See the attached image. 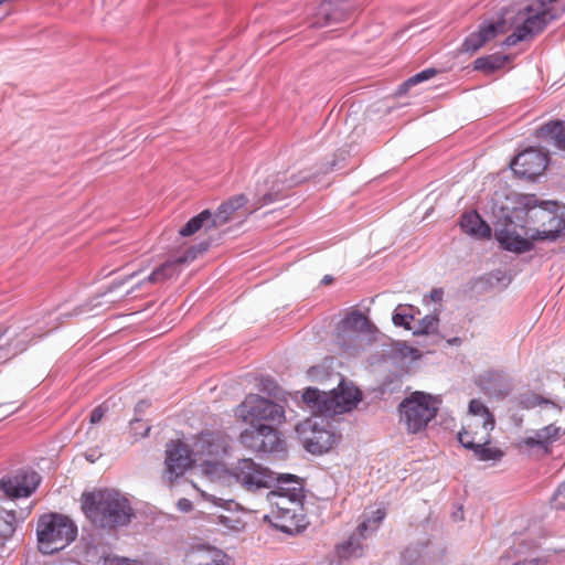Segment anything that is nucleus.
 Instances as JSON below:
<instances>
[{"instance_id": "obj_1", "label": "nucleus", "mask_w": 565, "mask_h": 565, "mask_svg": "<svg viewBox=\"0 0 565 565\" xmlns=\"http://www.w3.org/2000/svg\"><path fill=\"white\" fill-rule=\"evenodd\" d=\"M85 516L102 529L124 526L130 522L132 509L129 501L119 492L99 489L84 492L81 498Z\"/></svg>"}, {"instance_id": "obj_2", "label": "nucleus", "mask_w": 565, "mask_h": 565, "mask_svg": "<svg viewBox=\"0 0 565 565\" xmlns=\"http://www.w3.org/2000/svg\"><path fill=\"white\" fill-rule=\"evenodd\" d=\"M278 486L268 492L267 500L271 504L270 523L285 533H294L302 527V488L288 475L286 478H277Z\"/></svg>"}, {"instance_id": "obj_3", "label": "nucleus", "mask_w": 565, "mask_h": 565, "mask_svg": "<svg viewBox=\"0 0 565 565\" xmlns=\"http://www.w3.org/2000/svg\"><path fill=\"white\" fill-rule=\"evenodd\" d=\"M548 205L556 206L552 202L537 204L534 195H522L518 206H514L518 221L530 226L532 231H525L524 234L534 241H554L565 230V218L550 210Z\"/></svg>"}, {"instance_id": "obj_4", "label": "nucleus", "mask_w": 565, "mask_h": 565, "mask_svg": "<svg viewBox=\"0 0 565 565\" xmlns=\"http://www.w3.org/2000/svg\"><path fill=\"white\" fill-rule=\"evenodd\" d=\"M548 205L556 206L552 202L537 204L534 195H522L518 206H514L518 221L530 226L532 231H525L524 234L534 241H554L565 230V218L550 210Z\"/></svg>"}, {"instance_id": "obj_5", "label": "nucleus", "mask_w": 565, "mask_h": 565, "mask_svg": "<svg viewBox=\"0 0 565 565\" xmlns=\"http://www.w3.org/2000/svg\"><path fill=\"white\" fill-rule=\"evenodd\" d=\"M548 205L556 206L552 202L537 204L534 195H522L518 206H514L518 221L530 226L532 231H525L524 234L534 241H554L565 230V218L550 210Z\"/></svg>"}, {"instance_id": "obj_6", "label": "nucleus", "mask_w": 565, "mask_h": 565, "mask_svg": "<svg viewBox=\"0 0 565 565\" xmlns=\"http://www.w3.org/2000/svg\"><path fill=\"white\" fill-rule=\"evenodd\" d=\"M360 398V391L344 382L330 392H320L309 387L302 394L303 402L313 414L326 416L350 412L356 406Z\"/></svg>"}, {"instance_id": "obj_7", "label": "nucleus", "mask_w": 565, "mask_h": 565, "mask_svg": "<svg viewBox=\"0 0 565 565\" xmlns=\"http://www.w3.org/2000/svg\"><path fill=\"white\" fill-rule=\"evenodd\" d=\"M36 536L39 551L43 554H53L75 541L77 526L64 514L46 513L38 520Z\"/></svg>"}, {"instance_id": "obj_8", "label": "nucleus", "mask_w": 565, "mask_h": 565, "mask_svg": "<svg viewBox=\"0 0 565 565\" xmlns=\"http://www.w3.org/2000/svg\"><path fill=\"white\" fill-rule=\"evenodd\" d=\"M555 1L534 0L521 10L516 15V22H520V24L516 25L512 34L507 36L504 44L513 46L541 33L551 21L557 18L552 8Z\"/></svg>"}, {"instance_id": "obj_9", "label": "nucleus", "mask_w": 565, "mask_h": 565, "mask_svg": "<svg viewBox=\"0 0 565 565\" xmlns=\"http://www.w3.org/2000/svg\"><path fill=\"white\" fill-rule=\"evenodd\" d=\"M494 425V416L489 408L480 399H471L468 417L458 433V440L466 449L480 444H491Z\"/></svg>"}, {"instance_id": "obj_10", "label": "nucleus", "mask_w": 565, "mask_h": 565, "mask_svg": "<svg viewBox=\"0 0 565 565\" xmlns=\"http://www.w3.org/2000/svg\"><path fill=\"white\" fill-rule=\"evenodd\" d=\"M439 401L429 394L415 392L399 405L401 423L412 434L425 429L438 412Z\"/></svg>"}, {"instance_id": "obj_11", "label": "nucleus", "mask_w": 565, "mask_h": 565, "mask_svg": "<svg viewBox=\"0 0 565 565\" xmlns=\"http://www.w3.org/2000/svg\"><path fill=\"white\" fill-rule=\"evenodd\" d=\"M235 415L249 425L264 424L263 422L278 424L284 419L285 411L282 406L270 399L249 394L236 407Z\"/></svg>"}, {"instance_id": "obj_12", "label": "nucleus", "mask_w": 565, "mask_h": 565, "mask_svg": "<svg viewBox=\"0 0 565 565\" xmlns=\"http://www.w3.org/2000/svg\"><path fill=\"white\" fill-rule=\"evenodd\" d=\"M525 231L532 233L530 226L518 221L513 207L511 213L499 218L494 235L502 248L514 253H524L532 249L534 241L524 234Z\"/></svg>"}, {"instance_id": "obj_13", "label": "nucleus", "mask_w": 565, "mask_h": 565, "mask_svg": "<svg viewBox=\"0 0 565 565\" xmlns=\"http://www.w3.org/2000/svg\"><path fill=\"white\" fill-rule=\"evenodd\" d=\"M228 449L227 436L218 430L202 431L194 438L192 455L203 466H216Z\"/></svg>"}, {"instance_id": "obj_14", "label": "nucleus", "mask_w": 565, "mask_h": 565, "mask_svg": "<svg viewBox=\"0 0 565 565\" xmlns=\"http://www.w3.org/2000/svg\"><path fill=\"white\" fill-rule=\"evenodd\" d=\"M236 480L247 490L269 488L274 478L269 470L254 462L252 459H242L234 468Z\"/></svg>"}, {"instance_id": "obj_15", "label": "nucleus", "mask_w": 565, "mask_h": 565, "mask_svg": "<svg viewBox=\"0 0 565 565\" xmlns=\"http://www.w3.org/2000/svg\"><path fill=\"white\" fill-rule=\"evenodd\" d=\"M548 163L547 154L535 148H527L520 152L511 162L515 174L532 179L542 174Z\"/></svg>"}, {"instance_id": "obj_16", "label": "nucleus", "mask_w": 565, "mask_h": 565, "mask_svg": "<svg viewBox=\"0 0 565 565\" xmlns=\"http://www.w3.org/2000/svg\"><path fill=\"white\" fill-rule=\"evenodd\" d=\"M41 477L35 471H19L14 476L2 478L0 489L8 498L30 497L38 488Z\"/></svg>"}, {"instance_id": "obj_17", "label": "nucleus", "mask_w": 565, "mask_h": 565, "mask_svg": "<svg viewBox=\"0 0 565 565\" xmlns=\"http://www.w3.org/2000/svg\"><path fill=\"white\" fill-rule=\"evenodd\" d=\"M207 249V245L190 246L183 255L178 256L173 260H168L160 267L156 268L145 281L149 284H162L173 277H177L181 271V266L194 260L199 254Z\"/></svg>"}, {"instance_id": "obj_18", "label": "nucleus", "mask_w": 565, "mask_h": 565, "mask_svg": "<svg viewBox=\"0 0 565 565\" xmlns=\"http://www.w3.org/2000/svg\"><path fill=\"white\" fill-rule=\"evenodd\" d=\"M194 461L192 451L180 440H171L166 448V473L172 481L182 476Z\"/></svg>"}, {"instance_id": "obj_19", "label": "nucleus", "mask_w": 565, "mask_h": 565, "mask_svg": "<svg viewBox=\"0 0 565 565\" xmlns=\"http://www.w3.org/2000/svg\"><path fill=\"white\" fill-rule=\"evenodd\" d=\"M301 434L305 448L313 455L329 451L337 441V437L332 431L318 427L317 423H311L310 420L305 424Z\"/></svg>"}, {"instance_id": "obj_20", "label": "nucleus", "mask_w": 565, "mask_h": 565, "mask_svg": "<svg viewBox=\"0 0 565 565\" xmlns=\"http://www.w3.org/2000/svg\"><path fill=\"white\" fill-rule=\"evenodd\" d=\"M352 10L353 3L351 0H323L318 7L315 24L324 26L344 21Z\"/></svg>"}, {"instance_id": "obj_21", "label": "nucleus", "mask_w": 565, "mask_h": 565, "mask_svg": "<svg viewBox=\"0 0 565 565\" xmlns=\"http://www.w3.org/2000/svg\"><path fill=\"white\" fill-rule=\"evenodd\" d=\"M299 181L288 179L286 172H277L268 175L264 181L262 188L258 189L259 194L263 195L264 203H270L279 198V195L287 189L294 186Z\"/></svg>"}, {"instance_id": "obj_22", "label": "nucleus", "mask_w": 565, "mask_h": 565, "mask_svg": "<svg viewBox=\"0 0 565 565\" xmlns=\"http://www.w3.org/2000/svg\"><path fill=\"white\" fill-rule=\"evenodd\" d=\"M563 431L562 427L550 424L542 429L535 430L533 435L524 437L521 444L529 448L540 447L545 451H550V446L559 439Z\"/></svg>"}, {"instance_id": "obj_23", "label": "nucleus", "mask_w": 565, "mask_h": 565, "mask_svg": "<svg viewBox=\"0 0 565 565\" xmlns=\"http://www.w3.org/2000/svg\"><path fill=\"white\" fill-rule=\"evenodd\" d=\"M502 23H490L480 26L477 32L471 33L462 43V51L476 52L481 49L487 42L494 39L498 33L502 32Z\"/></svg>"}, {"instance_id": "obj_24", "label": "nucleus", "mask_w": 565, "mask_h": 565, "mask_svg": "<svg viewBox=\"0 0 565 565\" xmlns=\"http://www.w3.org/2000/svg\"><path fill=\"white\" fill-rule=\"evenodd\" d=\"M246 203V196L244 194H239L221 204L214 215H212V227L224 225L225 223L237 217L238 211L243 209Z\"/></svg>"}, {"instance_id": "obj_25", "label": "nucleus", "mask_w": 565, "mask_h": 565, "mask_svg": "<svg viewBox=\"0 0 565 565\" xmlns=\"http://www.w3.org/2000/svg\"><path fill=\"white\" fill-rule=\"evenodd\" d=\"M462 231L477 238H489L491 236L490 226L476 212L465 213L460 218Z\"/></svg>"}, {"instance_id": "obj_26", "label": "nucleus", "mask_w": 565, "mask_h": 565, "mask_svg": "<svg viewBox=\"0 0 565 565\" xmlns=\"http://www.w3.org/2000/svg\"><path fill=\"white\" fill-rule=\"evenodd\" d=\"M539 138L548 140L561 150H565V124L563 121H552L541 126L536 130Z\"/></svg>"}, {"instance_id": "obj_27", "label": "nucleus", "mask_w": 565, "mask_h": 565, "mask_svg": "<svg viewBox=\"0 0 565 565\" xmlns=\"http://www.w3.org/2000/svg\"><path fill=\"white\" fill-rule=\"evenodd\" d=\"M30 341V334L26 333L25 331L15 334L14 338L7 337L6 347L0 348V351H3V353H0V360H7L10 356H14L18 353L25 351Z\"/></svg>"}, {"instance_id": "obj_28", "label": "nucleus", "mask_w": 565, "mask_h": 565, "mask_svg": "<svg viewBox=\"0 0 565 565\" xmlns=\"http://www.w3.org/2000/svg\"><path fill=\"white\" fill-rule=\"evenodd\" d=\"M509 61L508 55L501 54H491L482 57H478L473 62V68L476 71H481L486 74H491L504 66V64Z\"/></svg>"}, {"instance_id": "obj_29", "label": "nucleus", "mask_w": 565, "mask_h": 565, "mask_svg": "<svg viewBox=\"0 0 565 565\" xmlns=\"http://www.w3.org/2000/svg\"><path fill=\"white\" fill-rule=\"evenodd\" d=\"M521 404L525 408L541 407V413L550 412L553 415H559L562 407L553 401L541 397L536 394L523 395L521 397Z\"/></svg>"}, {"instance_id": "obj_30", "label": "nucleus", "mask_w": 565, "mask_h": 565, "mask_svg": "<svg viewBox=\"0 0 565 565\" xmlns=\"http://www.w3.org/2000/svg\"><path fill=\"white\" fill-rule=\"evenodd\" d=\"M260 431H263L262 444H254L253 446L262 451H275L280 447L281 439L278 431L268 424L260 425Z\"/></svg>"}, {"instance_id": "obj_31", "label": "nucleus", "mask_w": 565, "mask_h": 565, "mask_svg": "<svg viewBox=\"0 0 565 565\" xmlns=\"http://www.w3.org/2000/svg\"><path fill=\"white\" fill-rule=\"evenodd\" d=\"M416 315V309L411 305H398L394 310L392 320L396 327H403L408 331L414 332V327H412V321H414Z\"/></svg>"}, {"instance_id": "obj_32", "label": "nucleus", "mask_w": 565, "mask_h": 565, "mask_svg": "<svg viewBox=\"0 0 565 565\" xmlns=\"http://www.w3.org/2000/svg\"><path fill=\"white\" fill-rule=\"evenodd\" d=\"M212 213L209 210H204L194 217L190 218L179 231L181 236H191L199 232L205 224H212Z\"/></svg>"}, {"instance_id": "obj_33", "label": "nucleus", "mask_w": 565, "mask_h": 565, "mask_svg": "<svg viewBox=\"0 0 565 565\" xmlns=\"http://www.w3.org/2000/svg\"><path fill=\"white\" fill-rule=\"evenodd\" d=\"M468 449L481 461H499L504 456L502 449L491 446L490 444H480V446H471Z\"/></svg>"}, {"instance_id": "obj_34", "label": "nucleus", "mask_w": 565, "mask_h": 565, "mask_svg": "<svg viewBox=\"0 0 565 565\" xmlns=\"http://www.w3.org/2000/svg\"><path fill=\"white\" fill-rule=\"evenodd\" d=\"M360 536L353 534L349 540L337 546V554L340 558L349 559L352 557H359L362 555V545L360 543Z\"/></svg>"}, {"instance_id": "obj_35", "label": "nucleus", "mask_w": 565, "mask_h": 565, "mask_svg": "<svg viewBox=\"0 0 565 565\" xmlns=\"http://www.w3.org/2000/svg\"><path fill=\"white\" fill-rule=\"evenodd\" d=\"M15 522L14 510H7L0 507V539H8L14 533Z\"/></svg>"}, {"instance_id": "obj_36", "label": "nucleus", "mask_w": 565, "mask_h": 565, "mask_svg": "<svg viewBox=\"0 0 565 565\" xmlns=\"http://www.w3.org/2000/svg\"><path fill=\"white\" fill-rule=\"evenodd\" d=\"M260 425H250L252 427L245 429L239 436L241 443L255 451H262L253 446L254 444H262L263 431H260Z\"/></svg>"}, {"instance_id": "obj_37", "label": "nucleus", "mask_w": 565, "mask_h": 565, "mask_svg": "<svg viewBox=\"0 0 565 565\" xmlns=\"http://www.w3.org/2000/svg\"><path fill=\"white\" fill-rule=\"evenodd\" d=\"M439 319L436 315H427L418 321V326L414 328V334L434 333L438 328Z\"/></svg>"}, {"instance_id": "obj_38", "label": "nucleus", "mask_w": 565, "mask_h": 565, "mask_svg": "<svg viewBox=\"0 0 565 565\" xmlns=\"http://www.w3.org/2000/svg\"><path fill=\"white\" fill-rule=\"evenodd\" d=\"M385 516H386L385 509L379 508L376 511L373 512L372 519H369L367 521L362 522L358 526L359 536L365 537V532L367 531L370 523H373L375 525L374 529H376L380 525V523L384 520Z\"/></svg>"}, {"instance_id": "obj_39", "label": "nucleus", "mask_w": 565, "mask_h": 565, "mask_svg": "<svg viewBox=\"0 0 565 565\" xmlns=\"http://www.w3.org/2000/svg\"><path fill=\"white\" fill-rule=\"evenodd\" d=\"M345 327L362 329L366 323V317L359 310L350 312L343 320Z\"/></svg>"}, {"instance_id": "obj_40", "label": "nucleus", "mask_w": 565, "mask_h": 565, "mask_svg": "<svg viewBox=\"0 0 565 565\" xmlns=\"http://www.w3.org/2000/svg\"><path fill=\"white\" fill-rule=\"evenodd\" d=\"M436 75V70L434 68H427V70H424L417 74H415L414 76L409 77L405 83L404 85L406 87L408 86H414L420 82H424V81H427L431 77H434Z\"/></svg>"}, {"instance_id": "obj_41", "label": "nucleus", "mask_w": 565, "mask_h": 565, "mask_svg": "<svg viewBox=\"0 0 565 565\" xmlns=\"http://www.w3.org/2000/svg\"><path fill=\"white\" fill-rule=\"evenodd\" d=\"M130 429L135 437H146L150 431V426L140 419H135L130 422Z\"/></svg>"}, {"instance_id": "obj_42", "label": "nucleus", "mask_w": 565, "mask_h": 565, "mask_svg": "<svg viewBox=\"0 0 565 565\" xmlns=\"http://www.w3.org/2000/svg\"><path fill=\"white\" fill-rule=\"evenodd\" d=\"M103 565H141L138 561H132L126 557L108 555L104 558Z\"/></svg>"}, {"instance_id": "obj_43", "label": "nucleus", "mask_w": 565, "mask_h": 565, "mask_svg": "<svg viewBox=\"0 0 565 565\" xmlns=\"http://www.w3.org/2000/svg\"><path fill=\"white\" fill-rule=\"evenodd\" d=\"M552 504L555 509H565V481L557 488L552 499Z\"/></svg>"}, {"instance_id": "obj_44", "label": "nucleus", "mask_w": 565, "mask_h": 565, "mask_svg": "<svg viewBox=\"0 0 565 565\" xmlns=\"http://www.w3.org/2000/svg\"><path fill=\"white\" fill-rule=\"evenodd\" d=\"M177 507L182 512H190L193 509V504L189 499L182 498L178 501Z\"/></svg>"}, {"instance_id": "obj_45", "label": "nucleus", "mask_w": 565, "mask_h": 565, "mask_svg": "<svg viewBox=\"0 0 565 565\" xmlns=\"http://www.w3.org/2000/svg\"><path fill=\"white\" fill-rule=\"evenodd\" d=\"M103 417H104V409L102 408V406H98L93 409V412L90 414V422L93 424L99 423Z\"/></svg>"}, {"instance_id": "obj_46", "label": "nucleus", "mask_w": 565, "mask_h": 565, "mask_svg": "<svg viewBox=\"0 0 565 565\" xmlns=\"http://www.w3.org/2000/svg\"><path fill=\"white\" fill-rule=\"evenodd\" d=\"M443 297H444V291L443 289H433L429 294V298L431 299V301L434 302H440L443 300Z\"/></svg>"}, {"instance_id": "obj_47", "label": "nucleus", "mask_w": 565, "mask_h": 565, "mask_svg": "<svg viewBox=\"0 0 565 565\" xmlns=\"http://www.w3.org/2000/svg\"><path fill=\"white\" fill-rule=\"evenodd\" d=\"M121 286V282H117L111 285L106 292H104L102 296L106 297L108 294H111L115 289L119 288Z\"/></svg>"}, {"instance_id": "obj_48", "label": "nucleus", "mask_w": 565, "mask_h": 565, "mask_svg": "<svg viewBox=\"0 0 565 565\" xmlns=\"http://www.w3.org/2000/svg\"><path fill=\"white\" fill-rule=\"evenodd\" d=\"M211 500H212L215 504H217V505H222V503H223V502H227V501H228V500H224V499H216L214 495H211ZM230 501L232 502L233 500H230Z\"/></svg>"}, {"instance_id": "obj_49", "label": "nucleus", "mask_w": 565, "mask_h": 565, "mask_svg": "<svg viewBox=\"0 0 565 565\" xmlns=\"http://www.w3.org/2000/svg\"><path fill=\"white\" fill-rule=\"evenodd\" d=\"M333 281V277L332 276H329V275H326L322 279V284L323 285H330L331 282Z\"/></svg>"}, {"instance_id": "obj_50", "label": "nucleus", "mask_w": 565, "mask_h": 565, "mask_svg": "<svg viewBox=\"0 0 565 565\" xmlns=\"http://www.w3.org/2000/svg\"><path fill=\"white\" fill-rule=\"evenodd\" d=\"M458 341H459V339L455 338V339L450 340L449 343H457Z\"/></svg>"}, {"instance_id": "obj_51", "label": "nucleus", "mask_w": 565, "mask_h": 565, "mask_svg": "<svg viewBox=\"0 0 565 565\" xmlns=\"http://www.w3.org/2000/svg\"><path fill=\"white\" fill-rule=\"evenodd\" d=\"M116 300H117V298H109V299L107 300V302H115Z\"/></svg>"}, {"instance_id": "obj_52", "label": "nucleus", "mask_w": 565, "mask_h": 565, "mask_svg": "<svg viewBox=\"0 0 565 565\" xmlns=\"http://www.w3.org/2000/svg\"><path fill=\"white\" fill-rule=\"evenodd\" d=\"M130 290H127L125 294L120 295V297L125 296V295H129Z\"/></svg>"}]
</instances>
